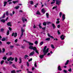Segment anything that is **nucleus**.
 I'll return each mask as SVG.
<instances>
[{
	"instance_id": "16",
	"label": "nucleus",
	"mask_w": 73,
	"mask_h": 73,
	"mask_svg": "<svg viewBox=\"0 0 73 73\" xmlns=\"http://www.w3.org/2000/svg\"><path fill=\"white\" fill-rule=\"evenodd\" d=\"M36 15H41V13L39 11H36Z\"/></svg>"
},
{
	"instance_id": "40",
	"label": "nucleus",
	"mask_w": 73,
	"mask_h": 73,
	"mask_svg": "<svg viewBox=\"0 0 73 73\" xmlns=\"http://www.w3.org/2000/svg\"><path fill=\"white\" fill-rule=\"evenodd\" d=\"M10 48H11V49H13V48H14V46L11 45L10 46Z\"/></svg>"
},
{
	"instance_id": "51",
	"label": "nucleus",
	"mask_w": 73,
	"mask_h": 73,
	"mask_svg": "<svg viewBox=\"0 0 73 73\" xmlns=\"http://www.w3.org/2000/svg\"><path fill=\"white\" fill-rule=\"evenodd\" d=\"M0 30L1 32H3V31H4V29L2 28Z\"/></svg>"
},
{
	"instance_id": "43",
	"label": "nucleus",
	"mask_w": 73,
	"mask_h": 73,
	"mask_svg": "<svg viewBox=\"0 0 73 73\" xmlns=\"http://www.w3.org/2000/svg\"><path fill=\"white\" fill-rule=\"evenodd\" d=\"M42 29H43L44 31H45V29H46V27H45L43 28H42Z\"/></svg>"
},
{
	"instance_id": "42",
	"label": "nucleus",
	"mask_w": 73,
	"mask_h": 73,
	"mask_svg": "<svg viewBox=\"0 0 73 73\" xmlns=\"http://www.w3.org/2000/svg\"><path fill=\"white\" fill-rule=\"evenodd\" d=\"M57 33L59 35H61V33L60 32V30H58L57 31Z\"/></svg>"
},
{
	"instance_id": "64",
	"label": "nucleus",
	"mask_w": 73,
	"mask_h": 73,
	"mask_svg": "<svg viewBox=\"0 0 73 73\" xmlns=\"http://www.w3.org/2000/svg\"><path fill=\"white\" fill-rule=\"evenodd\" d=\"M27 73H33L32 72H31L30 71H28Z\"/></svg>"
},
{
	"instance_id": "55",
	"label": "nucleus",
	"mask_w": 73,
	"mask_h": 73,
	"mask_svg": "<svg viewBox=\"0 0 73 73\" xmlns=\"http://www.w3.org/2000/svg\"><path fill=\"white\" fill-rule=\"evenodd\" d=\"M50 23H51V22H47L46 23L47 25H48V24H50Z\"/></svg>"
},
{
	"instance_id": "34",
	"label": "nucleus",
	"mask_w": 73,
	"mask_h": 73,
	"mask_svg": "<svg viewBox=\"0 0 73 73\" xmlns=\"http://www.w3.org/2000/svg\"><path fill=\"white\" fill-rule=\"evenodd\" d=\"M53 1V2H52L51 3V4H54L55 3V0H52Z\"/></svg>"
},
{
	"instance_id": "26",
	"label": "nucleus",
	"mask_w": 73,
	"mask_h": 73,
	"mask_svg": "<svg viewBox=\"0 0 73 73\" xmlns=\"http://www.w3.org/2000/svg\"><path fill=\"white\" fill-rule=\"evenodd\" d=\"M22 62V60H21V58H19V64H21Z\"/></svg>"
},
{
	"instance_id": "56",
	"label": "nucleus",
	"mask_w": 73,
	"mask_h": 73,
	"mask_svg": "<svg viewBox=\"0 0 73 73\" xmlns=\"http://www.w3.org/2000/svg\"><path fill=\"white\" fill-rule=\"evenodd\" d=\"M11 73H15V70H13L11 71Z\"/></svg>"
},
{
	"instance_id": "3",
	"label": "nucleus",
	"mask_w": 73,
	"mask_h": 73,
	"mask_svg": "<svg viewBox=\"0 0 73 73\" xmlns=\"http://www.w3.org/2000/svg\"><path fill=\"white\" fill-rule=\"evenodd\" d=\"M22 21L23 23H25V21H27V20L25 19V17H22Z\"/></svg>"
},
{
	"instance_id": "60",
	"label": "nucleus",
	"mask_w": 73,
	"mask_h": 73,
	"mask_svg": "<svg viewBox=\"0 0 73 73\" xmlns=\"http://www.w3.org/2000/svg\"><path fill=\"white\" fill-rule=\"evenodd\" d=\"M9 29L10 31H12V28H11L10 27H9Z\"/></svg>"
},
{
	"instance_id": "61",
	"label": "nucleus",
	"mask_w": 73,
	"mask_h": 73,
	"mask_svg": "<svg viewBox=\"0 0 73 73\" xmlns=\"http://www.w3.org/2000/svg\"><path fill=\"white\" fill-rule=\"evenodd\" d=\"M68 71H69V72H72V69H71V68H70V69H69L68 70Z\"/></svg>"
},
{
	"instance_id": "13",
	"label": "nucleus",
	"mask_w": 73,
	"mask_h": 73,
	"mask_svg": "<svg viewBox=\"0 0 73 73\" xmlns=\"http://www.w3.org/2000/svg\"><path fill=\"white\" fill-rule=\"evenodd\" d=\"M58 70H59L60 71H61L62 70V69L61 68V66H60V65H59L58 66Z\"/></svg>"
},
{
	"instance_id": "33",
	"label": "nucleus",
	"mask_w": 73,
	"mask_h": 73,
	"mask_svg": "<svg viewBox=\"0 0 73 73\" xmlns=\"http://www.w3.org/2000/svg\"><path fill=\"white\" fill-rule=\"evenodd\" d=\"M7 58L6 57L4 56L3 57V59L4 60H7Z\"/></svg>"
},
{
	"instance_id": "57",
	"label": "nucleus",
	"mask_w": 73,
	"mask_h": 73,
	"mask_svg": "<svg viewBox=\"0 0 73 73\" xmlns=\"http://www.w3.org/2000/svg\"><path fill=\"white\" fill-rule=\"evenodd\" d=\"M32 61V58H31L30 59L28 60L29 62H30V61Z\"/></svg>"
},
{
	"instance_id": "52",
	"label": "nucleus",
	"mask_w": 73,
	"mask_h": 73,
	"mask_svg": "<svg viewBox=\"0 0 73 73\" xmlns=\"http://www.w3.org/2000/svg\"><path fill=\"white\" fill-rule=\"evenodd\" d=\"M8 53H9V55L11 56L12 54V52H8Z\"/></svg>"
},
{
	"instance_id": "15",
	"label": "nucleus",
	"mask_w": 73,
	"mask_h": 73,
	"mask_svg": "<svg viewBox=\"0 0 73 73\" xmlns=\"http://www.w3.org/2000/svg\"><path fill=\"white\" fill-rule=\"evenodd\" d=\"M48 37H50L51 38H54V37L50 35L48 33Z\"/></svg>"
},
{
	"instance_id": "53",
	"label": "nucleus",
	"mask_w": 73,
	"mask_h": 73,
	"mask_svg": "<svg viewBox=\"0 0 73 73\" xmlns=\"http://www.w3.org/2000/svg\"><path fill=\"white\" fill-rule=\"evenodd\" d=\"M43 43H44V42H40V45H42L43 44Z\"/></svg>"
},
{
	"instance_id": "21",
	"label": "nucleus",
	"mask_w": 73,
	"mask_h": 73,
	"mask_svg": "<svg viewBox=\"0 0 73 73\" xmlns=\"http://www.w3.org/2000/svg\"><path fill=\"white\" fill-rule=\"evenodd\" d=\"M13 4H16V3H19V1L18 0H17L15 1H13Z\"/></svg>"
},
{
	"instance_id": "38",
	"label": "nucleus",
	"mask_w": 73,
	"mask_h": 73,
	"mask_svg": "<svg viewBox=\"0 0 73 73\" xmlns=\"http://www.w3.org/2000/svg\"><path fill=\"white\" fill-rule=\"evenodd\" d=\"M7 36H8L9 35V30H8L7 31Z\"/></svg>"
},
{
	"instance_id": "24",
	"label": "nucleus",
	"mask_w": 73,
	"mask_h": 73,
	"mask_svg": "<svg viewBox=\"0 0 73 73\" xmlns=\"http://www.w3.org/2000/svg\"><path fill=\"white\" fill-rule=\"evenodd\" d=\"M2 52L3 53L5 52V49L4 48H2Z\"/></svg>"
},
{
	"instance_id": "5",
	"label": "nucleus",
	"mask_w": 73,
	"mask_h": 73,
	"mask_svg": "<svg viewBox=\"0 0 73 73\" xmlns=\"http://www.w3.org/2000/svg\"><path fill=\"white\" fill-rule=\"evenodd\" d=\"M56 5H60V3H61V1H59L58 0H56Z\"/></svg>"
},
{
	"instance_id": "17",
	"label": "nucleus",
	"mask_w": 73,
	"mask_h": 73,
	"mask_svg": "<svg viewBox=\"0 0 73 73\" xmlns=\"http://www.w3.org/2000/svg\"><path fill=\"white\" fill-rule=\"evenodd\" d=\"M69 62V60H67L66 63L65 64V65H67Z\"/></svg>"
},
{
	"instance_id": "1",
	"label": "nucleus",
	"mask_w": 73,
	"mask_h": 73,
	"mask_svg": "<svg viewBox=\"0 0 73 73\" xmlns=\"http://www.w3.org/2000/svg\"><path fill=\"white\" fill-rule=\"evenodd\" d=\"M36 47L33 46H29V48L30 49H31V50H36Z\"/></svg>"
},
{
	"instance_id": "39",
	"label": "nucleus",
	"mask_w": 73,
	"mask_h": 73,
	"mask_svg": "<svg viewBox=\"0 0 73 73\" xmlns=\"http://www.w3.org/2000/svg\"><path fill=\"white\" fill-rule=\"evenodd\" d=\"M51 46L52 48L53 49H54V45H53V44H51Z\"/></svg>"
},
{
	"instance_id": "59",
	"label": "nucleus",
	"mask_w": 73,
	"mask_h": 73,
	"mask_svg": "<svg viewBox=\"0 0 73 73\" xmlns=\"http://www.w3.org/2000/svg\"><path fill=\"white\" fill-rule=\"evenodd\" d=\"M15 43H17V39L15 40Z\"/></svg>"
},
{
	"instance_id": "19",
	"label": "nucleus",
	"mask_w": 73,
	"mask_h": 73,
	"mask_svg": "<svg viewBox=\"0 0 73 73\" xmlns=\"http://www.w3.org/2000/svg\"><path fill=\"white\" fill-rule=\"evenodd\" d=\"M27 57H29V56H28L27 55H25V56L24 57V58L25 59H26Z\"/></svg>"
},
{
	"instance_id": "4",
	"label": "nucleus",
	"mask_w": 73,
	"mask_h": 73,
	"mask_svg": "<svg viewBox=\"0 0 73 73\" xmlns=\"http://www.w3.org/2000/svg\"><path fill=\"white\" fill-rule=\"evenodd\" d=\"M49 52V48H48L46 49V50H45V52H43L44 53V55H46L47 53H48V52Z\"/></svg>"
},
{
	"instance_id": "47",
	"label": "nucleus",
	"mask_w": 73,
	"mask_h": 73,
	"mask_svg": "<svg viewBox=\"0 0 73 73\" xmlns=\"http://www.w3.org/2000/svg\"><path fill=\"white\" fill-rule=\"evenodd\" d=\"M57 9V6H54L52 8V9Z\"/></svg>"
},
{
	"instance_id": "11",
	"label": "nucleus",
	"mask_w": 73,
	"mask_h": 73,
	"mask_svg": "<svg viewBox=\"0 0 73 73\" xmlns=\"http://www.w3.org/2000/svg\"><path fill=\"white\" fill-rule=\"evenodd\" d=\"M62 21H64V20L65 19V14H63L62 16Z\"/></svg>"
},
{
	"instance_id": "12",
	"label": "nucleus",
	"mask_w": 73,
	"mask_h": 73,
	"mask_svg": "<svg viewBox=\"0 0 73 73\" xmlns=\"http://www.w3.org/2000/svg\"><path fill=\"white\" fill-rule=\"evenodd\" d=\"M47 48V46H44V47L43 48L44 49L43 50V53H44V52H45V51L46 50V49Z\"/></svg>"
},
{
	"instance_id": "22",
	"label": "nucleus",
	"mask_w": 73,
	"mask_h": 73,
	"mask_svg": "<svg viewBox=\"0 0 73 73\" xmlns=\"http://www.w3.org/2000/svg\"><path fill=\"white\" fill-rule=\"evenodd\" d=\"M42 12V13H43V14H44L45 13V10H44V9H42L41 11Z\"/></svg>"
},
{
	"instance_id": "36",
	"label": "nucleus",
	"mask_w": 73,
	"mask_h": 73,
	"mask_svg": "<svg viewBox=\"0 0 73 73\" xmlns=\"http://www.w3.org/2000/svg\"><path fill=\"white\" fill-rule=\"evenodd\" d=\"M62 12H60L59 13V16L60 17H61V16H62Z\"/></svg>"
},
{
	"instance_id": "2",
	"label": "nucleus",
	"mask_w": 73,
	"mask_h": 73,
	"mask_svg": "<svg viewBox=\"0 0 73 73\" xmlns=\"http://www.w3.org/2000/svg\"><path fill=\"white\" fill-rule=\"evenodd\" d=\"M14 58H13L12 57H10L9 58H8L7 60V61H9L10 60L11 61H12L14 60Z\"/></svg>"
},
{
	"instance_id": "46",
	"label": "nucleus",
	"mask_w": 73,
	"mask_h": 73,
	"mask_svg": "<svg viewBox=\"0 0 73 73\" xmlns=\"http://www.w3.org/2000/svg\"><path fill=\"white\" fill-rule=\"evenodd\" d=\"M5 13H4L3 16V17H2V18H5Z\"/></svg>"
},
{
	"instance_id": "23",
	"label": "nucleus",
	"mask_w": 73,
	"mask_h": 73,
	"mask_svg": "<svg viewBox=\"0 0 73 73\" xmlns=\"http://www.w3.org/2000/svg\"><path fill=\"white\" fill-rule=\"evenodd\" d=\"M35 51L36 53H38V54H39V52H38V51L37 50V48L36 47V49H35V50H34Z\"/></svg>"
},
{
	"instance_id": "35",
	"label": "nucleus",
	"mask_w": 73,
	"mask_h": 73,
	"mask_svg": "<svg viewBox=\"0 0 73 73\" xmlns=\"http://www.w3.org/2000/svg\"><path fill=\"white\" fill-rule=\"evenodd\" d=\"M50 40V38H46V41H49Z\"/></svg>"
},
{
	"instance_id": "41",
	"label": "nucleus",
	"mask_w": 73,
	"mask_h": 73,
	"mask_svg": "<svg viewBox=\"0 0 73 73\" xmlns=\"http://www.w3.org/2000/svg\"><path fill=\"white\" fill-rule=\"evenodd\" d=\"M12 66L13 68H16V66H15V64H12Z\"/></svg>"
},
{
	"instance_id": "54",
	"label": "nucleus",
	"mask_w": 73,
	"mask_h": 73,
	"mask_svg": "<svg viewBox=\"0 0 73 73\" xmlns=\"http://www.w3.org/2000/svg\"><path fill=\"white\" fill-rule=\"evenodd\" d=\"M21 72V70H18L17 71V73H19V72Z\"/></svg>"
},
{
	"instance_id": "48",
	"label": "nucleus",
	"mask_w": 73,
	"mask_h": 73,
	"mask_svg": "<svg viewBox=\"0 0 73 73\" xmlns=\"http://www.w3.org/2000/svg\"><path fill=\"white\" fill-rule=\"evenodd\" d=\"M4 60H2L1 62V65H2V64H3V63H4Z\"/></svg>"
},
{
	"instance_id": "28",
	"label": "nucleus",
	"mask_w": 73,
	"mask_h": 73,
	"mask_svg": "<svg viewBox=\"0 0 73 73\" xmlns=\"http://www.w3.org/2000/svg\"><path fill=\"white\" fill-rule=\"evenodd\" d=\"M43 25L44 26H46V22H44L43 23Z\"/></svg>"
},
{
	"instance_id": "25",
	"label": "nucleus",
	"mask_w": 73,
	"mask_h": 73,
	"mask_svg": "<svg viewBox=\"0 0 73 73\" xmlns=\"http://www.w3.org/2000/svg\"><path fill=\"white\" fill-rule=\"evenodd\" d=\"M4 5H3L4 7H5V5H6V4H7V2L5 1L3 3Z\"/></svg>"
},
{
	"instance_id": "9",
	"label": "nucleus",
	"mask_w": 73,
	"mask_h": 73,
	"mask_svg": "<svg viewBox=\"0 0 73 73\" xmlns=\"http://www.w3.org/2000/svg\"><path fill=\"white\" fill-rule=\"evenodd\" d=\"M34 54H35V52L33 51L30 54L29 56H33Z\"/></svg>"
},
{
	"instance_id": "29",
	"label": "nucleus",
	"mask_w": 73,
	"mask_h": 73,
	"mask_svg": "<svg viewBox=\"0 0 73 73\" xmlns=\"http://www.w3.org/2000/svg\"><path fill=\"white\" fill-rule=\"evenodd\" d=\"M2 41H4L6 40V38H3L1 40Z\"/></svg>"
},
{
	"instance_id": "20",
	"label": "nucleus",
	"mask_w": 73,
	"mask_h": 73,
	"mask_svg": "<svg viewBox=\"0 0 73 73\" xmlns=\"http://www.w3.org/2000/svg\"><path fill=\"white\" fill-rule=\"evenodd\" d=\"M17 33H15L14 35V37H17Z\"/></svg>"
},
{
	"instance_id": "44",
	"label": "nucleus",
	"mask_w": 73,
	"mask_h": 73,
	"mask_svg": "<svg viewBox=\"0 0 73 73\" xmlns=\"http://www.w3.org/2000/svg\"><path fill=\"white\" fill-rule=\"evenodd\" d=\"M11 43V42H6V44L8 45H9Z\"/></svg>"
},
{
	"instance_id": "49",
	"label": "nucleus",
	"mask_w": 73,
	"mask_h": 73,
	"mask_svg": "<svg viewBox=\"0 0 73 73\" xmlns=\"http://www.w3.org/2000/svg\"><path fill=\"white\" fill-rule=\"evenodd\" d=\"M27 65L28 67L29 65V62H27Z\"/></svg>"
},
{
	"instance_id": "37",
	"label": "nucleus",
	"mask_w": 73,
	"mask_h": 73,
	"mask_svg": "<svg viewBox=\"0 0 73 73\" xmlns=\"http://www.w3.org/2000/svg\"><path fill=\"white\" fill-rule=\"evenodd\" d=\"M14 60L15 61V62H17V60H18L17 58L15 57Z\"/></svg>"
},
{
	"instance_id": "14",
	"label": "nucleus",
	"mask_w": 73,
	"mask_h": 73,
	"mask_svg": "<svg viewBox=\"0 0 73 73\" xmlns=\"http://www.w3.org/2000/svg\"><path fill=\"white\" fill-rule=\"evenodd\" d=\"M52 27H53V29H54L56 28V26L54 23H52Z\"/></svg>"
},
{
	"instance_id": "6",
	"label": "nucleus",
	"mask_w": 73,
	"mask_h": 73,
	"mask_svg": "<svg viewBox=\"0 0 73 73\" xmlns=\"http://www.w3.org/2000/svg\"><path fill=\"white\" fill-rule=\"evenodd\" d=\"M65 36H64V35H62L60 36V38L62 40H64Z\"/></svg>"
},
{
	"instance_id": "50",
	"label": "nucleus",
	"mask_w": 73,
	"mask_h": 73,
	"mask_svg": "<svg viewBox=\"0 0 73 73\" xmlns=\"http://www.w3.org/2000/svg\"><path fill=\"white\" fill-rule=\"evenodd\" d=\"M63 72H64V73H68V71L66 70H63Z\"/></svg>"
},
{
	"instance_id": "10",
	"label": "nucleus",
	"mask_w": 73,
	"mask_h": 73,
	"mask_svg": "<svg viewBox=\"0 0 73 73\" xmlns=\"http://www.w3.org/2000/svg\"><path fill=\"white\" fill-rule=\"evenodd\" d=\"M28 43H29V46H33V43H31V42H28Z\"/></svg>"
},
{
	"instance_id": "62",
	"label": "nucleus",
	"mask_w": 73,
	"mask_h": 73,
	"mask_svg": "<svg viewBox=\"0 0 73 73\" xmlns=\"http://www.w3.org/2000/svg\"><path fill=\"white\" fill-rule=\"evenodd\" d=\"M3 69L4 70H6V68H5V67H3Z\"/></svg>"
},
{
	"instance_id": "18",
	"label": "nucleus",
	"mask_w": 73,
	"mask_h": 73,
	"mask_svg": "<svg viewBox=\"0 0 73 73\" xmlns=\"http://www.w3.org/2000/svg\"><path fill=\"white\" fill-rule=\"evenodd\" d=\"M1 22L4 23L5 22V20L4 19H2L1 20Z\"/></svg>"
},
{
	"instance_id": "8",
	"label": "nucleus",
	"mask_w": 73,
	"mask_h": 73,
	"mask_svg": "<svg viewBox=\"0 0 73 73\" xmlns=\"http://www.w3.org/2000/svg\"><path fill=\"white\" fill-rule=\"evenodd\" d=\"M7 25L8 26L11 27V22H8L7 23Z\"/></svg>"
},
{
	"instance_id": "45",
	"label": "nucleus",
	"mask_w": 73,
	"mask_h": 73,
	"mask_svg": "<svg viewBox=\"0 0 73 73\" xmlns=\"http://www.w3.org/2000/svg\"><path fill=\"white\" fill-rule=\"evenodd\" d=\"M35 43L36 45H37L38 44V41L36 40L35 42Z\"/></svg>"
},
{
	"instance_id": "27",
	"label": "nucleus",
	"mask_w": 73,
	"mask_h": 73,
	"mask_svg": "<svg viewBox=\"0 0 73 73\" xmlns=\"http://www.w3.org/2000/svg\"><path fill=\"white\" fill-rule=\"evenodd\" d=\"M30 3L31 4V5H33V4H34V2H33V1H30Z\"/></svg>"
},
{
	"instance_id": "63",
	"label": "nucleus",
	"mask_w": 73,
	"mask_h": 73,
	"mask_svg": "<svg viewBox=\"0 0 73 73\" xmlns=\"http://www.w3.org/2000/svg\"><path fill=\"white\" fill-rule=\"evenodd\" d=\"M57 27L58 28H60V25H58Z\"/></svg>"
},
{
	"instance_id": "7",
	"label": "nucleus",
	"mask_w": 73,
	"mask_h": 73,
	"mask_svg": "<svg viewBox=\"0 0 73 73\" xmlns=\"http://www.w3.org/2000/svg\"><path fill=\"white\" fill-rule=\"evenodd\" d=\"M46 55H44V53L43 54V55H40L39 56V57L41 58V59H42L44 58V56H45Z\"/></svg>"
},
{
	"instance_id": "32",
	"label": "nucleus",
	"mask_w": 73,
	"mask_h": 73,
	"mask_svg": "<svg viewBox=\"0 0 73 73\" xmlns=\"http://www.w3.org/2000/svg\"><path fill=\"white\" fill-rule=\"evenodd\" d=\"M46 16L47 17V18H49V13H46Z\"/></svg>"
},
{
	"instance_id": "58",
	"label": "nucleus",
	"mask_w": 73,
	"mask_h": 73,
	"mask_svg": "<svg viewBox=\"0 0 73 73\" xmlns=\"http://www.w3.org/2000/svg\"><path fill=\"white\" fill-rule=\"evenodd\" d=\"M60 21H58L56 22V24H59V23H60Z\"/></svg>"
},
{
	"instance_id": "31",
	"label": "nucleus",
	"mask_w": 73,
	"mask_h": 73,
	"mask_svg": "<svg viewBox=\"0 0 73 73\" xmlns=\"http://www.w3.org/2000/svg\"><path fill=\"white\" fill-rule=\"evenodd\" d=\"M19 8H20V6H18L15 7V8L16 9H19Z\"/></svg>"
},
{
	"instance_id": "30",
	"label": "nucleus",
	"mask_w": 73,
	"mask_h": 73,
	"mask_svg": "<svg viewBox=\"0 0 73 73\" xmlns=\"http://www.w3.org/2000/svg\"><path fill=\"white\" fill-rule=\"evenodd\" d=\"M24 32H25V30L23 29H21V33H24Z\"/></svg>"
}]
</instances>
